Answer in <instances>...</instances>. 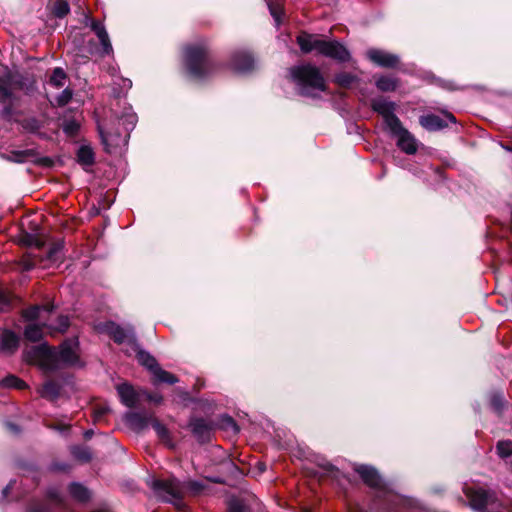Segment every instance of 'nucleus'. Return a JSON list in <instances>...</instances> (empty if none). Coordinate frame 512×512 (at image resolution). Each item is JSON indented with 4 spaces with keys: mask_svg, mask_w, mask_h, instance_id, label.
Returning <instances> with one entry per match:
<instances>
[{
    "mask_svg": "<svg viewBox=\"0 0 512 512\" xmlns=\"http://www.w3.org/2000/svg\"><path fill=\"white\" fill-rule=\"evenodd\" d=\"M355 471L366 485L375 490L374 505L376 508L388 512H404L406 509H414L417 506V503L412 499L389 490L374 467L358 465L355 467Z\"/></svg>",
    "mask_w": 512,
    "mask_h": 512,
    "instance_id": "obj_1",
    "label": "nucleus"
},
{
    "mask_svg": "<svg viewBox=\"0 0 512 512\" xmlns=\"http://www.w3.org/2000/svg\"><path fill=\"white\" fill-rule=\"evenodd\" d=\"M78 347L77 338L63 341L59 351L47 344H42L32 348L30 352L32 354L31 360L35 361L45 372L56 371L61 366H81Z\"/></svg>",
    "mask_w": 512,
    "mask_h": 512,
    "instance_id": "obj_2",
    "label": "nucleus"
},
{
    "mask_svg": "<svg viewBox=\"0 0 512 512\" xmlns=\"http://www.w3.org/2000/svg\"><path fill=\"white\" fill-rule=\"evenodd\" d=\"M371 107L383 118L385 129L397 138L398 148L408 155L415 154L417 141L395 114L396 104L380 97L372 100Z\"/></svg>",
    "mask_w": 512,
    "mask_h": 512,
    "instance_id": "obj_3",
    "label": "nucleus"
},
{
    "mask_svg": "<svg viewBox=\"0 0 512 512\" xmlns=\"http://www.w3.org/2000/svg\"><path fill=\"white\" fill-rule=\"evenodd\" d=\"M151 487L161 501L171 503L180 508L182 499L186 493L191 495L200 494L204 485L199 481L180 482L176 478H169L165 480H153Z\"/></svg>",
    "mask_w": 512,
    "mask_h": 512,
    "instance_id": "obj_4",
    "label": "nucleus"
},
{
    "mask_svg": "<svg viewBox=\"0 0 512 512\" xmlns=\"http://www.w3.org/2000/svg\"><path fill=\"white\" fill-rule=\"evenodd\" d=\"M290 76L296 84L298 92L303 96L316 97L326 89L325 80L320 70L311 64L292 67Z\"/></svg>",
    "mask_w": 512,
    "mask_h": 512,
    "instance_id": "obj_5",
    "label": "nucleus"
},
{
    "mask_svg": "<svg viewBox=\"0 0 512 512\" xmlns=\"http://www.w3.org/2000/svg\"><path fill=\"white\" fill-rule=\"evenodd\" d=\"M297 43L304 53L315 50L319 54L338 62H346L350 59L349 51L338 41H326L317 36L301 34L297 37Z\"/></svg>",
    "mask_w": 512,
    "mask_h": 512,
    "instance_id": "obj_6",
    "label": "nucleus"
},
{
    "mask_svg": "<svg viewBox=\"0 0 512 512\" xmlns=\"http://www.w3.org/2000/svg\"><path fill=\"white\" fill-rule=\"evenodd\" d=\"M184 64L190 78L196 81H202L210 77L216 67L204 45L187 46L185 48Z\"/></svg>",
    "mask_w": 512,
    "mask_h": 512,
    "instance_id": "obj_7",
    "label": "nucleus"
},
{
    "mask_svg": "<svg viewBox=\"0 0 512 512\" xmlns=\"http://www.w3.org/2000/svg\"><path fill=\"white\" fill-rule=\"evenodd\" d=\"M137 123V115L132 111H126L118 119V127L115 131L105 130L99 127V133L106 146L119 147L126 145L130 132Z\"/></svg>",
    "mask_w": 512,
    "mask_h": 512,
    "instance_id": "obj_8",
    "label": "nucleus"
},
{
    "mask_svg": "<svg viewBox=\"0 0 512 512\" xmlns=\"http://www.w3.org/2000/svg\"><path fill=\"white\" fill-rule=\"evenodd\" d=\"M54 309V306L52 304H46V305H35L28 309H26L23 312V317L28 321H34V320H45L44 314H50ZM42 321L41 323H31L26 326L24 330V336L27 340L32 342H38L43 338V328H46L43 325Z\"/></svg>",
    "mask_w": 512,
    "mask_h": 512,
    "instance_id": "obj_9",
    "label": "nucleus"
},
{
    "mask_svg": "<svg viewBox=\"0 0 512 512\" xmlns=\"http://www.w3.org/2000/svg\"><path fill=\"white\" fill-rule=\"evenodd\" d=\"M135 348L139 363L145 366L152 373L154 382L174 384L178 381L176 376L163 370L152 355L144 350L139 349L137 345Z\"/></svg>",
    "mask_w": 512,
    "mask_h": 512,
    "instance_id": "obj_10",
    "label": "nucleus"
},
{
    "mask_svg": "<svg viewBox=\"0 0 512 512\" xmlns=\"http://www.w3.org/2000/svg\"><path fill=\"white\" fill-rule=\"evenodd\" d=\"M230 65L238 73H247L255 68V59L250 52L239 50L233 53Z\"/></svg>",
    "mask_w": 512,
    "mask_h": 512,
    "instance_id": "obj_11",
    "label": "nucleus"
},
{
    "mask_svg": "<svg viewBox=\"0 0 512 512\" xmlns=\"http://www.w3.org/2000/svg\"><path fill=\"white\" fill-rule=\"evenodd\" d=\"M105 331L119 344L127 342L136 346V339L132 328L125 329L114 322H108L105 324Z\"/></svg>",
    "mask_w": 512,
    "mask_h": 512,
    "instance_id": "obj_12",
    "label": "nucleus"
},
{
    "mask_svg": "<svg viewBox=\"0 0 512 512\" xmlns=\"http://www.w3.org/2000/svg\"><path fill=\"white\" fill-rule=\"evenodd\" d=\"M367 56L373 63L380 67L393 68L399 63V57L396 54L380 49L368 50Z\"/></svg>",
    "mask_w": 512,
    "mask_h": 512,
    "instance_id": "obj_13",
    "label": "nucleus"
},
{
    "mask_svg": "<svg viewBox=\"0 0 512 512\" xmlns=\"http://www.w3.org/2000/svg\"><path fill=\"white\" fill-rule=\"evenodd\" d=\"M467 496L471 507L475 510H483L493 501V495L482 488L470 489Z\"/></svg>",
    "mask_w": 512,
    "mask_h": 512,
    "instance_id": "obj_14",
    "label": "nucleus"
},
{
    "mask_svg": "<svg viewBox=\"0 0 512 512\" xmlns=\"http://www.w3.org/2000/svg\"><path fill=\"white\" fill-rule=\"evenodd\" d=\"M90 27L99 39V42L101 45L100 55L101 56L110 55L113 52V48H112V44H111L109 35H108L103 23L100 21L91 20Z\"/></svg>",
    "mask_w": 512,
    "mask_h": 512,
    "instance_id": "obj_15",
    "label": "nucleus"
},
{
    "mask_svg": "<svg viewBox=\"0 0 512 512\" xmlns=\"http://www.w3.org/2000/svg\"><path fill=\"white\" fill-rule=\"evenodd\" d=\"M64 243L63 241H57L52 243L48 250L45 253L44 257H41V262H43V266H53L61 263L64 257Z\"/></svg>",
    "mask_w": 512,
    "mask_h": 512,
    "instance_id": "obj_16",
    "label": "nucleus"
},
{
    "mask_svg": "<svg viewBox=\"0 0 512 512\" xmlns=\"http://www.w3.org/2000/svg\"><path fill=\"white\" fill-rule=\"evenodd\" d=\"M4 78L11 91L16 89L30 91L33 88L34 82L18 72H9Z\"/></svg>",
    "mask_w": 512,
    "mask_h": 512,
    "instance_id": "obj_17",
    "label": "nucleus"
},
{
    "mask_svg": "<svg viewBox=\"0 0 512 512\" xmlns=\"http://www.w3.org/2000/svg\"><path fill=\"white\" fill-rule=\"evenodd\" d=\"M117 392L120 397L121 402L129 407L133 408L136 406L139 400V394L135 391V389L128 383H122L117 386Z\"/></svg>",
    "mask_w": 512,
    "mask_h": 512,
    "instance_id": "obj_18",
    "label": "nucleus"
},
{
    "mask_svg": "<svg viewBox=\"0 0 512 512\" xmlns=\"http://www.w3.org/2000/svg\"><path fill=\"white\" fill-rule=\"evenodd\" d=\"M154 418L138 412H127L124 416L126 424L135 431L145 429Z\"/></svg>",
    "mask_w": 512,
    "mask_h": 512,
    "instance_id": "obj_19",
    "label": "nucleus"
},
{
    "mask_svg": "<svg viewBox=\"0 0 512 512\" xmlns=\"http://www.w3.org/2000/svg\"><path fill=\"white\" fill-rule=\"evenodd\" d=\"M419 122L428 131H438L447 126V122L443 118L434 114L421 116Z\"/></svg>",
    "mask_w": 512,
    "mask_h": 512,
    "instance_id": "obj_20",
    "label": "nucleus"
},
{
    "mask_svg": "<svg viewBox=\"0 0 512 512\" xmlns=\"http://www.w3.org/2000/svg\"><path fill=\"white\" fill-rule=\"evenodd\" d=\"M68 492L72 499L79 503H86L91 498V492L83 484L73 482L68 487Z\"/></svg>",
    "mask_w": 512,
    "mask_h": 512,
    "instance_id": "obj_21",
    "label": "nucleus"
},
{
    "mask_svg": "<svg viewBox=\"0 0 512 512\" xmlns=\"http://www.w3.org/2000/svg\"><path fill=\"white\" fill-rule=\"evenodd\" d=\"M192 432L201 442L208 441L211 434L209 424L203 419H196L191 422Z\"/></svg>",
    "mask_w": 512,
    "mask_h": 512,
    "instance_id": "obj_22",
    "label": "nucleus"
},
{
    "mask_svg": "<svg viewBox=\"0 0 512 512\" xmlns=\"http://www.w3.org/2000/svg\"><path fill=\"white\" fill-rule=\"evenodd\" d=\"M60 391L61 386L58 382L54 380H48L43 384L42 388L39 390V393L43 398L54 401L59 397Z\"/></svg>",
    "mask_w": 512,
    "mask_h": 512,
    "instance_id": "obj_23",
    "label": "nucleus"
},
{
    "mask_svg": "<svg viewBox=\"0 0 512 512\" xmlns=\"http://www.w3.org/2000/svg\"><path fill=\"white\" fill-rule=\"evenodd\" d=\"M19 345V337L10 330L3 331L1 335V349L6 352H13Z\"/></svg>",
    "mask_w": 512,
    "mask_h": 512,
    "instance_id": "obj_24",
    "label": "nucleus"
},
{
    "mask_svg": "<svg viewBox=\"0 0 512 512\" xmlns=\"http://www.w3.org/2000/svg\"><path fill=\"white\" fill-rule=\"evenodd\" d=\"M95 160L92 148L82 145L77 151V161L84 167L93 165Z\"/></svg>",
    "mask_w": 512,
    "mask_h": 512,
    "instance_id": "obj_25",
    "label": "nucleus"
},
{
    "mask_svg": "<svg viewBox=\"0 0 512 512\" xmlns=\"http://www.w3.org/2000/svg\"><path fill=\"white\" fill-rule=\"evenodd\" d=\"M43 325L49 329V333L51 335H53L54 333H64L69 325H70V321H69V318L68 316H65V315H60L57 319V324L54 326V325H50L48 324L47 322H43Z\"/></svg>",
    "mask_w": 512,
    "mask_h": 512,
    "instance_id": "obj_26",
    "label": "nucleus"
},
{
    "mask_svg": "<svg viewBox=\"0 0 512 512\" xmlns=\"http://www.w3.org/2000/svg\"><path fill=\"white\" fill-rule=\"evenodd\" d=\"M152 426H153L154 430L156 431L160 440L165 445L172 448L174 445L171 441L170 433H169L168 429L156 419L152 420Z\"/></svg>",
    "mask_w": 512,
    "mask_h": 512,
    "instance_id": "obj_27",
    "label": "nucleus"
},
{
    "mask_svg": "<svg viewBox=\"0 0 512 512\" xmlns=\"http://www.w3.org/2000/svg\"><path fill=\"white\" fill-rule=\"evenodd\" d=\"M376 86L380 91L390 92L397 88V80L389 76H381L376 80Z\"/></svg>",
    "mask_w": 512,
    "mask_h": 512,
    "instance_id": "obj_28",
    "label": "nucleus"
},
{
    "mask_svg": "<svg viewBox=\"0 0 512 512\" xmlns=\"http://www.w3.org/2000/svg\"><path fill=\"white\" fill-rule=\"evenodd\" d=\"M271 16L274 18L277 26L281 23V16L283 14V3L281 0L269 1L267 3Z\"/></svg>",
    "mask_w": 512,
    "mask_h": 512,
    "instance_id": "obj_29",
    "label": "nucleus"
},
{
    "mask_svg": "<svg viewBox=\"0 0 512 512\" xmlns=\"http://www.w3.org/2000/svg\"><path fill=\"white\" fill-rule=\"evenodd\" d=\"M0 386L5 388H15L19 390L25 389L27 387L26 383L23 380L14 375H9L3 378L0 381Z\"/></svg>",
    "mask_w": 512,
    "mask_h": 512,
    "instance_id": "obj_30",
    "label": "nucleus"
},
{
    "mask_svg": "<svg viewBox=\"0 0 512 512\" xmlns=\"http://www.w3.org/2000/svg\"><path fill=\"white\" fill-rule=\"evenodd\" d=\"M66 78L67 76L65 71L62 68L57 67L53 70L49 83L55 88H61L65 85Z\"/></svg>",
    "mask_w": 512,
    "mask_h": 512,
    "instance_id": "obj_31",
    "label": "nucleus"
},
{
    "mask_svg": "<svg viewBox=\"0 0 512 512\" xmlns=\"http://www.w3.org/2000/svg\"><path fill=\"white\" fill-rule=\"evenodd\" d=\"M334 81L342 88H349L353 83L357 81V77L348 72H341L335 75Z\"/></svg>",
    "mask_w": 512,
    "mask_h": 512,
    "instance_id": "obj_32",
    "label": "nucleus"
},
{
    "mask_svg": "<svg viewBox=\"0 0 512 512\" xmlns=\"http://www.w3.org/2000/svg\"><path fill=\"white\" fill-rule=\"evenodd\" d=\"M497 454L501 458H507L512 455V441L503 440L499 441L496 445Z\"/></svg>",
    "mask_w": 512,
    "mask_h": 512,
    "instance_id": "obj_33",
    "label": "nucleus"
},
{
    "mask_svg": "<svg viewBox=\"0 0 512 512\" xmlns=\"http://www.w3.org/2000/svg\"><path fill=\"white\" fill-rule=\"evenodd\" d=\"M13 97V92L9 88L8 82L5 78H0V102L6 103L8 100H11Z\"/></svg>",
    "mask_w": 512,
    "mask_h": 512,
    "instance_id": "obj_34",
    "label": "nucleus"
},
{
    "mask_svg": "<svg viewBox=\"0 0 512 512\" xmlns=\"http://www.w3.org/2000/svg\"><path fill=\"white\" fill-rule=\"evenodd\" d=\"M48 498L55 505L65 507V497L60 493V491L57 488H50L48 490Z\"/></svg>",
    "mask_w": 512,
    "mask_h": 512,
    "instance_id": "obj_35",
    "label": "nucleus"
},
{
    "mask_svg": "<svg viewBox=\"0 0 512 512\" xmlns=\"http://www.w3.org/2000/svg\"><path fill=\"white\" fill-rule=\"evenodd\" d=\"M72 454L76 459L82 462H87L91 459V453L86 447H74L72 449Z\"/></svg>",
    "mask_w": 512,
    "mask_h": 512,
    "instance_id": "obj_36",
    "label": "nucleus"
},
{
    "mask_svg": "<svg viewBox=\"0 0 512 512\" xmlns=\"http://www.w3.org/2000/svg\"><path fill=\"white\" fill-rule=\"evenodd\" d=\"M70 11L69 4L65 1H58L55 3L54 13L57 17L62 18Z\"/></svg>",
    "mask_w": 512,
    "mask_h": 512,
    "instance_id": "obj_37",
    "label": "nucleus"
},
{
    "mask_svg": "<svg viewBox=\"0 0 512 512\" xmlns=\"http://www.w3.org/2000/svg\"><path fill=\"white\" fill-rule=\"evenodd\" d=\"M11 306L10 295L0 289V312L7 311Z\"/></svg>",
    "mask_w": 512,
    "mask_h": 512,
    "instance_id": "obj_38",
    "label": "nucleus"
},
{
    "mask_svg": "<svg viewBox=\"0 0 512 512\" xmlns=\"http://www.w3.org/2000/svg\"><path fill=\"white\" fill-rule=\"evenodd\" d=\"M222 425L227 430L232 431L233 433H238L239 428L235 422V420L230 416H225L222 419Z\"/></svg>",
    "mask_w": 512,
    "mask_h": 512,
    "instance_id": "obj_39",
    "label": "nucleus"
},
{
    "mask_svg": "<svg viewBox=\"0 0 512 512\" xmlns=\"http://www.w3.org/2000/svg\"><path fill=\"white\" fill-rule=\"evenodd\" d=\"M72 98V91L69 89L63 90L58 97L56 98V102L59 106L66 105Z\"/></svg>",
    "mask_w": 512,
    "mask_h": 512,
    "instance_id": "obj_40",
    "label": "nucleus"
},
{
    "mask_svg": "<svg viewBox=\"0 0 512 512\" xmlns=\"http://www.w3.org/2000/svg\"><path fill=\"white\" fill-rule=\"evenodd\" d=\"M78 129H79V124L74 120L66 121L63 125V131L66 134L71 135V136L76 134Z\"/></svg>",
    "mask_w": 512,
    "mask_h": 512,
    "instance_id": "obj_41",
    "label": "nucleus"
},
{
    "mask_svg": "<svg viewBox=\"0 0 512 512\" xmlns=\"http://www.w3.org/2000/svg\"><path fill=\"white\" fill-rule=\"evenodd\" d=\"M109 412L107 406H100L94 410L93 418L95 422H100L102 418Z\"/></svg>",
    "mask_w": 512,
    "mask_h": 512,
    "instance_id": "obj_42",
    "label": "nucleus"
},
{
    "mask_svg": "<svg viewBox=\"0 0 512 512\" xmlns=\"http://www.w3.org/2000/svg\"><path fill=\"white\" fill-rule=\"evenodd\" d=\"M28 512H52L48 505L39 504L32 506Z\"/></svg>",
    "mask_w": 512,
    "mask_h": 512,
    "instance_id": "obj_43",
    "label": "nucleus"
},
{
    "mask_svg": "<svg viewBox=\"0 0 512 512\" xmlns=\"http://www.w3.org/2000/svg\"><path fill=\"white\" fill-rule=\"evenodd\" d=\"M229 512H246L245 507L238 502L230 503Z\"/></svg>",
    "mask_w": 512,
    "mask_h": 512,
    "instance_id": "obj_44",
    "label": "nucleus"
},
{
    "mask_svg": "<svg viewBox=\"0 0 512 512\" xmlns=\"http://www.w3.org/2000/svg\"><path fill=\"white\" fill-rule=\"evenodd\" d=\"M147 399L149 401H152V402H155V403H160L162 401V396L160 395H152V394H147Z\"/></svg>",
    "mask_w": 512,
    "mask_h": 512,
    "instance_id": "obj_45",
    "label": "nucleus"
},
{
    "mask_svg": "<svg viewBox=\"0 0 512 512\" xmlns=\"http://www.w3.org/2000/svg\"><path fill=\"white\" fill-rule=\"evenodd\" d=\"M492 403L496 409H499L500 406L502 405V398L500 396H494Z\"/></svg>",
    "mask_w": 512,
    "mask_h": 512,
    "instance_id": "obj_46",
    "label": "nucleus"
},
{
    "mask_svg": "<svg viewBox=\"0 0 512 512\" xmlns=\"http://www.w3.org/2000/svg\"><path fill=\"white\" fill-rule=\"evenodd\" d=\"M122 87L125 89H130L132 87V81L130 79H123Z\"/></svg>",
    "mask_w": 512,
    "mask_h": 512,
    "instance_id": "obj_47",
    "label": "nucleus"
},
{
    "mask_svg": "<svg viewBox=\"0 0 512 512\" xmlns=\"http://www.w3.org/2000/svg\"><path fill=\"white\" fill-rule=\"evenodd\" d=\"M11 113H12V109L9 106L4 107L3 110H2V114L5 115V116L10 115Z\"/></svg>",
    "mask_w": 512,
    "mask_h": 512,
    "instance_id": "obj_48",
    "label": "nucleus"
},
{
    "mask_svg": "<svg viewBox=\"0 0 512 512\" xmlns=\"http://www.w3.org/2000/svg\"><path fill=\"white\" fill-rule=\"evenodd\" d=\"M445 117H446L450 122H452V123H455V121H456L455 117H454L452 114H450V113H446V114H445Z\"/></svg>",
    "mask_w": 512,
    "mask_h": 512,
    "instance_id": "obj_49",
    "label": "nucleus"
},
{
    "mask_svg": "<svg viewBox=\"0 0 512 512\" xmlns=\"http://www.w3.org/2000/svg\"><path fill=\"white\" fill-rule=\"evenodd\" d=\"M92 435H93V431L92 430H87V431L84 432V437L86 439H90L92 437Z\"/></svg>",
    "mask_w": 512,
    "mask_h": 512,
    "instance_id": "obj_50",
    "label": "nucleus"
},
{
    "mask_svg": "<svg viewBox=\"0 0 512 512\" xmlns=\"http://www.w3.org/2000/svg\"><path fill=\"white\" fill-rule=\"evenodd\" d=\"M8 427H9L13 432H15V433H17V432H18V427H17L16 425L9 423V424H8Z\"/></svg>",
    "mask_w": 512,
    "mask_h": 512,
    "instance_id": "obj_51",
    "label": "nucleus"
},
{
    "mask_svg": "<svg viewBox=\"0 0 512 512\" xmlns=\"http://www.w3.org/2000/svg\"><path fill=\"white\" fill-rule=\"evenodd\" d=\"M93 512H109V510L107 508H105V507H102V508L96 509Z\"/></svg>",
    "mask_w": 512,
    "mask_h": 512,
    "instance_id": "obj_52",
    "label": "nucleus"
},
{
    "mask_svg": "<svg viewBox=\"0 0 512 512\" xmlns=\"http://www.w3.org/2000/svg\"><path fill=\"white\" fill-rule=\"evenodd\" d=\"M32 123H33V129H37V128H39V125H38L37 120L33 119V120H32Z\"/></svg>",
    "mask_w": 512,
    "mask_h": 512,
    "instance_id": "obj_53",
    "label": "nucleus"
},
{
    "mask_svg": "<svg viewBox=\"0 0 512 512\" xmlns=\"http://www.w3.org/2000/svg\"><path fill=\"white\" fill-rule=\"evenodd\" d=\"M55 469L57 470H65L66 469V465H60V466H56L54 467Z\"/></svg>",
    "mask_w": 512,
    "mask_h": 512,
    "instance_id": "obj_54",
    "label": "nucleus"
},
{
    "mask_svg": "<svg viewBox=\"0 0 512 512\" xmlns=\"http://www.w3.org/2000/svg\"><path fill=\"white\" fill-rule=\"evenodd\" d=\"M9 490V486L3 489V495L6 496Z\"/></svg>",
    "mask_w": 512,
    "mask_h": 512,
    "instance_id": "obj_55",
    "label": "nucleus"
},
{
    "mask_svg": "<svg viewBox=\"0 0 512 512\" xmlns=\"http://www.w3.org/2000/svg\"><path fill=\"white\" fill-rule=\"evenodd\" d=\"M52 428L55 429V430H60L59 426H53Z\"/></svg>",
    "mask_w": 512,
    "mask_h": 512,
    "instance_id": "obj_56",
    "label": "nucleus"
},
{
    "mask_svg": "<svg viewBox=\"0 0 512 512\" xmlns=\"http://www.w3.org/2000/svg\"><path fill=\"white\" fill-rule=\"evenodd\" d=\"M260 470H261V471H264V465H261V466H260Z\"/></svg>",
    "mask_w": 512,
    "mask_h": 512,
    "instance_id": "obj_57",
    "label": "nucleus"
},
{
    "mask_svg": "<svg viewBox=\"0 0 512 512\" xmlns=\"http://www.w3.org/2000/svg\"><path fill=\"white\" fill-rule=\"evenodd\" d=\"M506 150H508V151H512V149H510L509 147H506Z\"/></svg>",
    "mask_w": 512,
    "mask_h": 512,
    "instance_id": "obj_58",
    "label": "nucleus"
},
{
    "mask_svg": "<svg viewBox=\"0 0 512 512\" xmlns=\"http://www.w3.org/2000/svg\"><path fill=\"white\" fill-rule=\"evenodd\" d=\"M510 512H512V504H511V507H510Z\"/></svg>",
    "mask_w": 512,
    "mask_h": 512,
    "instance_id": "obj_59",
    "label": "nucleus"
}]
</instances>
